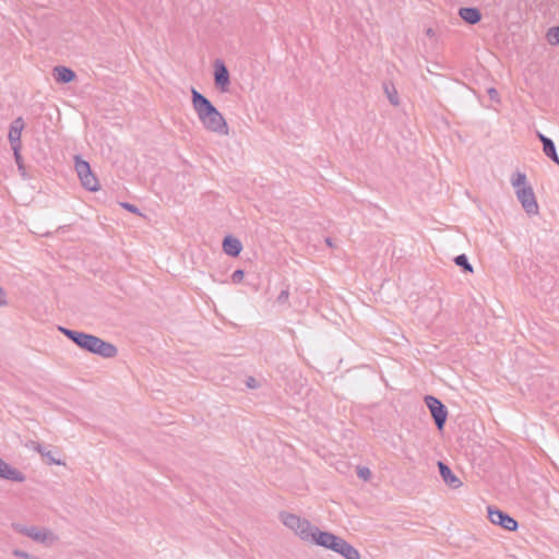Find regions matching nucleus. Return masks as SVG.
Masks as SVG:
<instances>
[{
    "label": "nucleus",
    "mask_w": 559,
    "mask_h": 559,
    "mask_svg": "<svg viewBox=\"0 0 559 559\" xmlns=\"http://www.w3.org/2000/svg\"><path fill=\"white\" fill-rule=\"evenodd\" d=\"M192 106L203 128L218 135L227 136L229 127L223 115L201 93L192 88Z\"/></svg>",
    "instance_id": "nucleus-1"
},
{
    "label": "nucleus",
    "mask_w": 559,
    "mask_h": 559,
    "mask_svg": "<svg viewBox=\"0 0 559 559\" xmlns=\"http://www.w3.org/2000/svg\"><path fill=\"white\" fill-rule=\"evenodd\" d=\"M59 330L79 347L90 353L99 355L104 358H114L118 353V349L114 344L106 342L98 336L66 328H59Z\"/></svg>",
    "instance_id": "nucleus-2"
},
{
    "label": "nucleus",
    "mask_w": 559,
    "mask_h": 559,
    "mask_svg": "<svg viewBox=\"0 0 559 559\" xmlns=\"http://www.w3.org/2000/svg\"><path fill=\"white\" fill-rule=\"evenodd\" d=\"M13 528L15 532L48 547L53 546L59 542V536L53 531L46 527L13 524Z\"/></svg>",
    "instance_id": "nucleus-3"
},
{
    "label": "nucleus",
    "mask_w": 559,
    "mask_h": 559,
    "mask_svg": "<svg viewBox=\"0 0 559 559\" xmlns=\"http://www.w3.org/2000/svg\"><path fill=\"white\" fill-rule=\"evenodd\" d=\"M280 519L287 528L292 530L304 542H309L312 537V532L316 526L307 519L288 512H282Z\"/></svg>",
    "instance_id": "nucleus-4"
},
{
    "label": "nucleus",
    "mask_w": 559,
    "mask_h": 559,
    "mask_svg": "<svg viewBox=\"0 0 559 559\" xmlns=\"http://www.w3.org/2000/svg\"><path fill=\"white\" fill-rule=\"evenodd\" d=\"M74 167L82 186L88 191L96 192L99 190V181L92 173L90 164L80 156L74 157Z\"/></svg>",
    "instance_id": "nucleus-5"
},
{
    "label": "nucleus",
    "mask_w": 559,
    "mask_h": 559,
    "mask_svg": "<svg viewBox=\"0 0 559 559\" xmlns=\"http://www.w3.org/2000/svg\"><path fill=\"white\" fill-rule=\"evenodd\" d=\"M516 198L528 215L538 214V203L532 187H522L515 191Z\"/></svg>",
    "instance_id": "nucleus-6"
},
{
    "label": "nucleus",
    "mask_w": 559,
    "mask_h": 559,
    "mask_svg": "<svg viewBox=\"0 0 559 559\" xmlns=\"http://www.w3.org/2000/svg\"><path fill=\"white\" fill-rule=\"evenodd\" d=\"M425 403L429 408L438 429L441 430L445 424L448 416V411L445 406L437 397L431 395H427L425 397Z\"/></svg>",
    "instance_id": "nucleus-7"
},
{
    "label": "nucleus",
    "mask_w": 559,
    "mask_h": 559,
    "mask_svg": "<svg viewBox=\"0 0 559 559\" xmlns=\"http://www.w3.org/2000/svg\"><path fill=\"white\" fill-rule=\"evenodd\" d=\"M488 519L495 525H500L502 528L514 532L518 528V522L509 514L499 509L488 507Z\"/></svg>",
    "instance_id": "nucleus-8"
},
{
    "label": "nucleus",
    "mask_w": 559,
    "mask_h": 559,
    "mask_svg": "<svg viewBox=\"0 0 559 559\" xmlns=\"http://www.w3.org/2000/svg\"><path fill=\"white\" fill-rule=\"evenodd\" d=\"M341 538L342 537H338L330 532H322L316 526L312 532V537L308 543H313L334 551Z\"/></svg>",
    "instance_id": "nucleus-9"
},
{
    "label": "nucleus",
    "mask_w": 559,
    "mask_h": 559,
    "mask_svg": "<svg viewBox=\"0 0 559 559\" xmlns=\"http://www.w3.org/2000/svg\"><path fill=\"white\" fill-rule=\"evenodd\" d=\"M214 82L222 93L229 91L230 78L227 68L222 60H216L214 62Z\"/></svg>",
    "instance_id": "nucleus-10"
},
{
    "label": "nucleus",
    "mask_w": 559,
    "mask_h": 559,
    "mask_svg": "<svg viewBox=\"0 0 559 559\" xmlns=\"http://www.w3.org/2000/svg\"><path fill=\"white\" fill-rule=\"evenodd\" d=\"M0 478L23 483L25 480V475L0 457Z\"/></svg>",
    "instance_id": "nucleus-11"
},
{
    "label": "nucleus",
    "mask_w": 559,
    "mask_h": 559,
    "mask_svg": "<svg viewBox=\"0 0 559 559\" xmlns=\"http://www.w3.org/2000/svg\"><path fill=\"white\" fill-rule=\"evenodd\" d=\"M24 126L25 124L22 117H17L12 121L8 135L11 147L21 146V134L24 129Z\"/></svg>",
    "instance_id": "nucleus-12"
},
{
    "label": "nucleus",
    "mask_w": 559,
    "mask_h": 559,
    "mask_svg": "<svg viewBox=\"0 0 559 559\" xmlns=\"http://www.w3.org/2000/svg\"><path fill=\"white\" fill-rule=\"evenodd\" d=\"M438 467L443 481L451 488L456 489L462 486L461 480L452 473L451 468L443 462H438Z\"/></svg>",
    "instance_id": "nucleus-13"
},
{
    "label": "nucleus",
    "mask_w": 559,
    "mask_h": 559,
    "mask_svg": "<svg viewBox=\"0 0 559 559\" xmlns=\"http://www.w3.org/2000/svg\"><path fill=\"white\" fill-rule=\"evenodd\" d=\"M334 551L343 556L345 559H361L359 551L344 538H341Z\"/></svg>",
    "instance_id": "nucleus-14"
},
{
    "label": "nucleus",
    "mask_w": 559,
    "mask_h": 559,
    "mask_svg": "<svg viewBox=\"0 0 559 559\" xmlns=\"http://www.w3.org/2000/svg\"><path fill=\"white\" fill-rule=\"evenodd\" d=\"M223 250L230 257H237L242 250V245L239 239L227 236L223 240Z\"/></svg>",
    "instance_id": "nucleus-15"
},
{
    "label": "nucleus",
    "mask_w": 559,
    "mask_h": 559,
    "mask_svg": "<svg viewBox=\"0 0 559 559\" xmlns=\"http://www.w3.org/2000/svg\"><path fill=\"white\" fill-rule=\"evenodd\" d=\"M538 138L543 143V151H544L545 155L548 156L550 159H552L556 164L559 165V157L557 155L556 147H555L552 140L545 136L540 132H538Z\"/></svg>",
    "instance_id": "nucleus-16"
},
{
    "label": "nucleus",
    "mask_w": 559,
    "mask_h": 559,
    "mask_svg": "<svg viewBox=\"0 0 559 559\" xmlns=\"http://www.w3.org/2000/svg\"><path fill=\"white\" fill-rule=\"evenodd\" d=\"M459 15L468 24H476L481 19L480 11L476 8H461Z\"/></svg>",
    "instance_id": "nucleus-17"
},
{
    "label": "nucleus",
    "mask_w": 559,
    "mask_h": 559,
    "mask_svg": "<svg viewBox=\"0 0 559 559\" xmlns=\"http://www.w3.org/2000/svg\"><path fill=\"white\" fill-rule=\"evenodd\" d=\"M53 78L58 83H69L74 80L75 73L67 67H56L53 69Z\"/></svg>",
    "instance_id": "nucleus-18"
},
{
    "label": "nucleus",
    "mask_w": 559,
    "mask_h": 559,
    "mask_svg": "<svg viewBox=\"0 0 559 559\" xmlns=\"http://www.w3.org/2000/svg\"><path fill=\"white\" fill-rule=\"evenodd\" d=\"M384 93L386 94L390 103L393 106H397L400 104V98L396 88L392 84H384L383 85Z\"/></svg>",
    "instance_id": "nucleus-19"
},
{
    "label": "nucleus",
    "mask_w": 559,
    "mask_h": 559,
    "mask_svg": "<svg viewBox=\"0 0 559 559\" xmlns=\"http://www.w3.org/2000/svg\"><path fill=\"white\" fill-rule=\"evenodd\" d=\"M526 181V175L521 171H516L511 178V183L515 188V191L522 187H530Z\"/></svg>",
    "instance_id": "nucleus-20"
},
{
    "label": "nucleus",
    "mask_w": 559,
    "mask_h": 559,
    "mask_svg": "<svg viewBox=\"0 0 559 559\" xmlns=\"http://www.w3.org/2000/svg\"><path fill=\"white\" fill-rule=\"evenodd\" d=\"M547 41L555 46L559 44V26L550 27L546 34Z\"/></svg>",
    "instance_id": "nucleus-21"
},
{
    "label": "nucleus",
    "mask_w": 559,
    "mask_h": 559,
    "mask_svg": "<svg viewBox=\"0 0 559 559\" xmlns=\"http://www.w3.org/2000/svg\"><path fill=\"white\" fill-rule=\"evenodd\" d=\"M454 262L456 265L463 267L464 271L466 272H473V266L472 264L468 262L467 260V257L465 254H460L457 255L455 259H454Z\"/></svg>",
    "instance_id": "nucleus-22"
},
{
    "label": "nucleus",
    "mask_w": 559,
    "mask_h": 559,
    "mask_svg": "<svg viewBox=\"0 0 559 559\" xmlns=\"http://www.w3.org/2000/svg\"><path fill=\"white\" fill-rule=\"evenodd\" d=\"M44 459H46L48 464L64 465V462H62L61 460L56 459L53 453L51 451H49V450L47 451V453H45Z\"/></svg>",
    "instance_id": "nucleus-23"
},
{
    "label": "nucleus",
    "mask_w": 559,
    "mask_h": 559,
    "mask_svg": "<svg viewBox=\"0 0 559 559\" xmlns=\"http://www.w3.org/2000/svg\"><path fill=\"white\" fill-rule=\"evenodd\" d=\"M357 475L359 478L367 481L371 478V471L368 467H358Z\"/></svg>",
    "instance_id": "nucleus-24"
},
{
    "label": "nucleus",
    "mask_w": 559,
    "mask_h": 559,
    "mask_svg": "<svg viewBox=\"0 0 559 559\" xmlns=\"http://www.w3.org/2000/svg\"><path fill=\"white\" fill-rule=\"evenodd\" d=\"M288 298H289V292L288 289H283L280 295L277 296L276 298V302L280 304V305H285L287 304L288 301Z\"/></svg>",
    "instance_id": "nucleus-25"
},
{
    "label": "nucleus",
    "mask_w": 559,
    "mask_h": 559,
    "mask_svg": "<svg viewBox=\"0 0 559 559\" xmlns=\"http://www.w3.org/2000/svg\"><path fill=\"white\" fill-rule=\"evenodd\" d=\"M487 94L488 96L490 97L491 100L496 102V103H500V96H499V93L498 91L495 88V87H489L487 90Z\"/></svg>",
    "instance_id": "nucleus-26"
},
{
    "label": "nucleus",
    "mask_w": 559,
    "mask_h": 559,
    "mask_svg": "<svg viewBox=\"0 0 559 559\" xmlns=\"http://www.w3.org/2000/svg\"><path fill=\"white\" fill-rule=\"evenodd\" d=\"M120 205L123 209H126L127 211L131 212V213L141 215L139 209L135 205L131 204V203L122 202V203H120Z\"/></svg>",
    "instance_id": "nucleus-27"
},
{
    "label": "nucleus",
    "mask_w": 559,
    "mask_h": 559,
    "mask_svg": "<svg viewBox=\"0 0 559 559\" xmlns=\"http://www.w3.org/2000/svg\"><path fill=\"white\" fill-rule=\"evenodd\" d=\"M245 273L242 270H236L233 275L231 280L234 283H240L243 280Z\"/></svg>",
    "instance_id": "nucleus-28"
},
{
    "label": "nucleus",
    "mask_w": 559,
    "mask_h": 559,
    "mask_svg": "<svg viewBox=\"0 0 559 559\" xmlns=\"http://www.w3.org/2000/svg\"><path fill=\"white\" fill-rule=\"evenodd\" d=\"M12 150L14 152V157H15L16 164L19 165L20 168H22V156L20 154L21 146H16V147L13 146Z\"/></svg>",
    "instance_id": "nucleus-29"
},
{
    "label": "nucleus",
    "mask_w": 559,
    "mask_h": 559,
    "mask_svg": "<svg viewBox=\"0 0 559 559\" xmlns=\"http://www.w3.org/2000/svg\"><path fill=\"white\" fill-rule=\"evenodd\" d=\"M13 556L21 559H32V556L28 552L19 549L13 550Z\"/></svg>",
    "instance_id": "nucleus-30"
},
{
    "label": "nucleus",
    "mask_w": 559,
    "mask_h": 559,
    "mask_svg": "<svg viewBox=\"0 0 559 559\" xmlns=\"http://www.w3.org/2000/svg\"><path fill=\"white\" fill-rule=\"evenodd\" d=\"M35 451L38 452L43 457L48 450H46L40 443L35 445Z\"/></svg>",
    "instance_id": "nucleus-31"
},
{
    "label": "nucleus",
    "mask_w": 559,
    "mask_h": 559,
    "mask_svg": "<svg viewBox=\"0 0 559 559\" xmlns=\"http://www.w3.org/2000/svg\"><path fill=\"white\" fill-rule=\"evenodd\" d=\"M7 305V299H5V293L4 290L0 287V307H3Z\"/></svg>",
    "instance_id": "nucleus-32"
},
{
    "label": "nucleus",
    "mask_w": 559,
    "mask_h": 559,
    "mask_svg": "<svg viewBox=\"0 0 559 559\" xmlns=\"http://www.w3.org/2000/svg\"><path fill=\"white\" fill-rule=\"evenodd\" d=\"M425 33H426V35L428 37H435L436 36V32H435V29L432 27H428Z\"/></svg>",
    "instance_id": "nucleus-33"
},
{
    "label": "nucleus",
    "mask_w": 559,
    "mask_h": 559,
    "mask_svg": "<svg viewBox=\"0 0 559 559\" xmlns=\"http://www.w3.org/2000/svg\"><path fill=\"white\" fill-rule=\"evenodd\" d=\"M36 444H39L38 442H35V441H31L27 447L32 448L33 450H35V445Z\"/></svg>",
    "instance_id": "nucleus-34"
},
{
    "label": "nucleus",
    "mask_w": 559,
    "mask_h": 559,
    "mask_svg": "<svg viewBox=\"0 0 559 559\" xmlns=\"http://www.w3.org/2000/svg\"><path fill=\"white\" fill-rule=\"evenodd\" d=\"M325 242H326V245H328L329 247H333V242H332L331 238H326V239H325Z\"/></svg>",
    "instance_id": "nucleus-35"
},
{
    "label": "nucleus",
    "mask_w": 559,
    "mask_h": 559,
    "mask_svg": "<svg viewBox=\"0 0 559 559\" xmlns=\"http://www.w3.org/2000/svg\"><path fill=\"white\" fill-rule=\"evenodd\" d=\"M253 382H254V379H250V381L248 382V385H249L250 388H254Z\"/></svg>",
    "instance_id": "nucleus-36"
}]
</instances>
